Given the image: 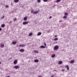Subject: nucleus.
Segmentation results:
<instances>
[{"mask_svg": "<svg viewBox=\"0 0 77 77\" xmlns=\"http://www.w3.org/2000/svg\"><path fill=\"white\" fill-rule=\"evenodd\" d=\"M66 68H67V70H69V66L68 65H66L65 66Z\"/></svg>", "mask_w": 77, "mask_h": 77, "instance_id": "0eeeda50", "label": "nucleus"}, {"mask_svg": "<svg viewBox=\"0 0 77 77\" xmlns=\"http://www.w3.org/2000/svg\"><path fill=\"white\" fill-rule=\"evenodd\" d=\"M12 44L13 45H15L17 44V42H13L12 43Z\"/></svg>", "mask_w": 77, "mask_h": 77, "instance_id": "1a4fd4ad", "label": "nucleus"}, {"mask_svg": "<svg viewBox=\"0 0 77 77\" xmlns=\"http://www.w3.org/2000/svg\"><path fill=\"white\" fill-rule=\"evenodd\" d=\"M41 34H42V33L41 32H39L37 34V35H38V36H40V35H41Z\"/></svg>", "mask_w": 77, "mask_h": 77, "instance_id": "f3484780", "label": "nucleus"}, {"mask_svg": "<svg viewBox=\"0 0 77 77\" xmlns=\"http://www.w3.org/2000/svg\"><path fill=\"white\" fill-rule=\"evenodd\" d=\"M32 32H31L29 33V36H32Z\"/></svg>", "mask_w": 77, "mask_h": 77, "instance_id": "a211bd4d", "label": "nucleus"}, {"mask_svg": "<svg viewBox=\"0 0 77 77\" xmlns=\"http://www.w3.org/2000/svg\"><path fill=\"white\" fill-rule=\"evenodd\" d=\"M58 40V38H54V40L55 41H57Z\"/></svg>", "mask_w": 77, "mask_h": 77, "instance_id": "4be33fe9", "label": "nucleus"}, {"mask_svg": "<svg viewBox=\"0 0 77 77\" xmlns=\"http://www.w3.org/2000/svg\"><path fill=\"white\" fill-rule=\"evenodd\" d=\"M43 1L44 2H47L48 1V0H43Z\"/></svg>", "mask_w": 77, "mask_h": 77, "instance_id": "cd10ccee", "label": "nucleus"}, {"mask_svg": "<svg viewBox=\"0 0 77 77\" xmlns=\"http://www.w3.org/2000/svg\"><path fill=\"white\" fill-rule=\"evenodd\" d=\"M57 35H56L55 36V37H57Z\"/></svg>", "mask_w": 77, "mask_h": 77, "instance_id": "4c0bfd02", "label": "nucleus"}, {"mask_svg": "<svg viewBox=\"0 0 77 77\" xmlns=\"http://www.w3.org/2000/svg\"><path fill=\"white\" fill-rule=\"evenodd\" d=\"M70 63H74V60H72L70 62Z\"/></svg>", "mask_w": 77, "mask_h": 77, "instance_id": "9b49d317", "label": "nucleus"}, {"mask_svg": "<svg viewBox=\"0 0 77 77\" xmlns=\"http://www.w3.org/2000/svg\"><path fill=\"white\" fill-rule=\"evenodd\" d=\"M27 19V17H25L24 18V20H25V21H26Z\"/></svg>", "mask_w": 77, "mask_h": 77, "instance_id": "aec40b11", "label": "nucleus"}, {"mask_svg": "<svg viewBox=\"0 0 77 77\" xmlns=\"http://www.w3.org/2000/svg\"><path fill=\"white\" fill-rule=\"evenodd\" d=\"M0 64H1V62H0Z\"/></svg>", "mask_w": 77, "mask_h": 77, "instance_id": "a19ab883", "label": "nucleus"}, {"mask_svg": "<svg viewBox=\"0 0 77 77\" xmlns=\"http://www.w3.org/2000/svg\"><path fill=\"white\" fill-rule=\"evenodd\" d=\"M1 27L2 28L5 27V24H2Z\"/></svg>", "mask_w": 77, "mask_h": 77, "instance_id": "f8f14e48", "label": "nucleus"}, {"mask_svg": "<svg viewBox=\"0 0 77 77\" xmlns=\"http://www.w3.org/2000/svg\"><path fill=\"white\" fill-rule=\"evenodd\" d=\"M62 71H65V70L63 69V70H62Z\"/></svg>", "mask_w": 77, "mask_h": 77, "instance_id": "ea45409f", "label": "nucleus"}, {"mask_svg": "<svg viewBox=\"0 0 77 77\" xmlns=\"http://www.w3.org/2000/svg\"><path fill=\"white\" fill-rule=\"evenodd\" d=\"M9 24H12V22H11V21L10 22Z\"/></svg>", "mask_w": 77, "mask_h": 77, "instance_id": "2f4dec72", "label": "nucleus"}, {"mask_svg": "<svg viewBox=\"0 0 77 77\" xmlns=\"http://www.w3.org/2000/svg\"><path fill=\"white\" fill-rule=\"evenodd\" d=\"M55 54H53V55H52L51 57H55Z\"/></svg>", "mask_w": 77, "mask_h": 77, "instance_id": "5701e85b", "label": "nucleus"}, {"mask_svg": "<svg viewBox=\"0 0 77 77\" xmlns=\"http://www.w3.org/2000/svg\"><path fill=\"white\" fill-rule=\"evenodd\" d=\"M44 45H45V46H46V44L45 43L44 44Z\"/></svg>", "mask_w": 77, "mask_h": 77, "instance_id": "e433bc0d", "label": "nucleus"}, {"mask_svg": "<svg viewBox=\"0 0 77 77\" xmlns=\"http://www.w3.org/2000/svg\"><path fill=\"white\" fill-rule=\"evenodd\" d=\"M40 48H45V46H44L42 45L40 46Z\"/></svg>", "mask_w": 77, "mask_h": 77, "instance_id": "ddd939ff", "label": "nucleus"}, {"mask_svg": "<svg viewBox=\"0 0 77 77\" xmlns=\"http://www.w3.org/2000/svg\"><path fill=\"white\" fill-rule=\"evenodd\" d=\"M62 21L61 20L60 21H59L60 23H61L62 22Z\"/></svg>", "mask_w": 77, "mask_h": 77, "instance_id": "c9c22d12", "label": "nucleus"}, {"mask_svg": "<svg viewBox=\"0 0 77 77\" xmlns=\"http://www.w3.org/2000/svg\"><path fill=\"white\" fill-rule=\"evenodd\" d=\"M20 66H14V68H15L16 69H19Z\"/></svg>", "mask_w": 77, "mask_h": 77, "instance_id": "f03ea898", "label": "nucleus"}, {"mask_svg": "<svg viewBox=\"0 0 77 77\" xmlns=\"http://www.w3.org/2000/svg\"><path fill=\"white\" fill-rule=\"evenodd\" d=\"M2 30V28H0V31H1V30Z\"/></svg>", "mask_w": 77, "mask_h": 77, "instance_id": "72a5a7b5", "label": "nucleus"}, {"mask_svg": "<svg viewBox=\"0 0 77 77\" xmlns=\"http://www.w3.org/2000/svg\"><path fill=\"white\" fill-rule=\"evenodd\" d=\"M20 47H25V45H19Z\"/></svg>", "mask_w": 77, "mask_h": 77, "instance_id": "4468645a", "label": "nucleus"}, {"mask_svg": "<svg viewBox=\"0 0 77 77\" xmlns=\"http://www.w3.org/2000/svg\"><path fill=\"white\" fill-rule=\"evenodd\" d=\"M63 18L64 19H66L67 18V16H64L63 17Z\"/></svg>", "mask_w": 77, "mask_h": 77, "instance_id": "412c9836", "label": "nucleus"}, {"mask_svg": "<svg viewBox=\"0 0 77 77\" xmlns=\"http://www.w3.org/2000/svg\"><path fill=\"white\" fill-rule=\"evenodd\" d=\"M58 48H59V46L58 45L55 46L54 48V50H58Z\"/></svg>", "mask_w": 77, "mask_h": 77, "instance_id": "f257e3e1", "label": "nucleus"}, {"mask_svg": "<svg viewBox=\"0 0 77 77\" xmlns=\"http://www.w3.org/2000/svg\"><path fill=\"white\" fill-rule=\"evenodd\" d=\"M1 48H3L4 47V44H3L1 45Z\"/></svg>", "mask_w": 77, "mask_h": 77, "instance_id": "6ab92c4d", "label": "nucleus"}, {"mask_svg": "<svg viewBox=\"0 0 77 77\" xmlns=\"http://www.w3.org/2000/svg\"><path fill=\"white\" fill-rule=\"evenodd\" d=\"M2 18H3V19H4V18H5V16H3L2 17Z\"/></svg>", "mask_w": 77, "mask_h": 77, "instance_id": "473e14b6", "label": "nucleus"}, {"mask_svg": "<svg viewBox=\"0 0 77 77\" xmlns=\"http://www.w3.org/2000/svg\"><path fill=\"white\" fill-rule=\"evenodd\" d=\"M34 52L35 53H38V51H37L36 50H35L34 51Z\"/></svg>", "mask_w": 77, "mask_h": 77, "instance_id": "2eb2a0df", "label": "nucleus"}, {"mask_svg": "<svg viewBox=\"0 0 77 77\" xmlns=\"http://www.w3.org/2000/svg\"><path fill=\"white\" fill-rule=\"evenodd\" d=\"M59 64H62V61H60L59 62Z\"/></svg>", "mask_w": 77, "mask_h": 77, "instance_id": "bb28decb", "label": "nucleus"}, {"mask_svg": "<svg viewBox=\"0 0 77 77\" xmlns=\"http://www.w3.org/2000/svg\"><path fill=\"white\" fill-rule=\"evenodd\" d=\"M37 2L38 3H40L41 2V0H37Z\"/></svg>", "mask_w": 77, "mask_h": 77, "instance_id": "c85d7f7f", "label": "nucleus"}, {"mask_svg": "<svg viewBox=\"0 0 77 77\" xmlns=\"http://www.w3.org/2000/svg\"><path fill=\"white\" fill-rule=\"evenodd\" d=\"M18 62V60H14V65H16L17 63V62Z\"/></svg>", "mask_w": 77, "mask_h": 77, "instance_id": "20e7f679", "label": "nucleus"}, {"mask_svg": "<svg viewBox=\"0 0 77 77\" xmlns=\"http://www.w3.org/2000/svg\"><path fill=\"white\" fill-rule=\"evenodd\" d=\"M29 23V22L26 21V22H24L23 23V25H26V24H27Z\"/></svg>", "mask_w": 77, "mask_h": 77, "instance_id": "7ed1b4c3", "label": "nucleus"}, {"mask_svg": "<svg viewBox=\"0 0 77 77\" xmlns=\"http://www.w3.org/2000/svg\"><path fill=\"white\" fill-rule=\"evenodd\" d=\"M51 18H52V17H51V16H50L49 17V19H51Z\"/></svg>", "mask_w": 77, "mask_h": 77, "instance_id": "7c9ffc66", "label": "nucleus"}, {"mask_svg": "<svg viewBox=\"0 0 77 77\" xmlns=\"http://www.w3.org/2000/svg\"><path fill=\"white\" fill-rule=\"evenodd\" d=\"M19 2V0H14V2L15 3H18Z\"/></svg>", "mask_w": 77, "mask_h": 77, "instance_id": "9d476101", "label": "nucleus"}, {"mask_svg": "<svg viewBox=\"0 0 77 77\" xmlns=\"http://www.w3.org/2000/svg\"><path fill=\"white\" fill-rule=\"evenodd\" d=\"M9 5H6L5 6V8H9Z\"/></svg>", "mask_w": 77, "mask_h": 77, "instance_id": "b1692460", "label": "nucleus"}, {"mask_svg": "<svg viewBox=\"0 0 77 77\" xmlns=\"http://www.w3.org/2000/svg\"><path fill=\"white\" fill-rule=\"evenodd\" d=\"M64 15L66 16H68V14H67V13H65Z\"/></svg>", "mask_w": 77, "mask_h": 77, "instance_id": "c756f323", "label": "nucleus"}, {"mask_svg": "<svg viewBox=\"0 0 77 77\" xmlns=\"http://www.w3.org/2000/svg\"><path fill=\"white\" fill-rule=\"evenodd\" d=\"M38 77H41V76H39Z\"/></svg>", "mask_w": 77, "mask_h": 77, "instance_id": "79ce46f5", "label": "nucleus"}, {"mask_svg": "<svg viewBox=\"0 0 77 77\" xmlns=\"http://www.w3.org/2000/svg\"><path fill=\"white\" fill-rule=\"evenodd\" d=\"M34 62H35L38 63L39 62V60H38L37 59H36L34 60Z\"/></svg>", "mask_w": 77, "mask_h": 77, "instance_id": "6e6552de", "label": "nucleus"}, {"mask_svg": "<svg viewBox=\"0 0 77 77\" xmlns=\"http://www.w3.org/2000/svg\"><path fill=\"white\" fill-rule=\"evenodd\" d=\"M14 21H17V18L15 17L14 19Z\"/></svg>", "mask_w": 77, "mask_h": 77, "instance_id": "393cba45", "label": "nucleus"}, {"mask_svg": "<svg viewBox=\"0 0 77 77\" xmlns=\"http://www.w3.org/2000/svg\"><path fill=\"white\" fill-rule=\"evenodd\" d=\"M39 12V11H34L33 13V14H38Z\"/></svg>", "mask_w": 77, "mask_h": 77, "instance_id": "39448f33", "label": "nucleus"}, {"mask_svg": "<svg viewBox=\"0 0 77 77\" xmlns=\"http://www.w3.org/2000/svg\"><path fill=\"white\" fill-rule=\"evenodd\" d=\"M20 52H24V50L23 49H21L19 50Z\"/></svg>", "mask_w": 77, "mask_h": 77, "instance_id": "423d86ee", "label": "nucleus"}, {"mask_svg": "<svg viewBox=\"0 0 77 77\" xmlns=\"http://www.w3.org/2000/svg\"><path fill=\"white\" fill-rule=\"evenodd\" d=\"M61 1V0H57L56 1V3H59V2H60Z\"/></svg>", "mask_w": 77, "mask_h": 77, "instance_id": "dca6fc26", "label": "nucleus"}, {"mask_svg": "<svg viewBox=\"0 0 77 77\" xmlns=\"http://www.w3.org/2000/svg\"><path fill=\"white\" fill-rule=\"evenodd\" d=\"M51 77H54V76L53 75L51 76Z\"/></svg>", "mask_w": 77, "mask_h": 77, "instance_id": "58836bf2", "label": "nucleus"}, {"mask_svg": "<svg viewBox=\"0 0 77 77\" xmlns=\"http://www.w3.org/2000/svg\"><path fill=\"white\" fill-rule=\"evenodd\" d=\"M34 12H33V10H32L31 12V14H33V13Z\"/></svg>", "mask_w": 77, "mask_h": 77, "instance_id": "a878e982", "label": "nucleus"}, {"mask_svg": "<svg viewBox=\"0 0 77 77\" xmlns=\"http://www.w3.org/2000/svg\"><path fill=\"white\" fill-rule=\"evenodd\" d=\"M54 71H56V69H54Z\"/></svg>", "mask_w": 77, "mask_h": 77, "instance_id": "f704fd0d", "label": "nucleus"}]
</instances>
